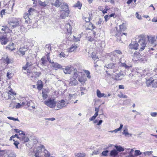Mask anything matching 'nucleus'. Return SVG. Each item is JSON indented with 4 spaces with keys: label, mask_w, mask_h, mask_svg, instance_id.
<instances>
[{
    "label": "nucleus",
    "mask_w": 157,
    "mask_h": 157,
    "mask_svg": "<svg viewBox=\"0 0 157 157\" xmlns=\"http://www.w3.org/2000/svg\"><path fill=\"white\" fill-rule=\"evenodd\" d=\"M34 11V10L32 8H30L28 11L29 14H25L24 15V18L25 19V22L27 23H29L31 22L30 21V18L31 17H29V16H31L32 14V13Z\"/></svg>",
    "instance_id": "nucleus-7"
},
{
    "label": "nucleus",
    "mask_w": 157,
    "mask_h": 157,
    "mask_svg": "<svg viewBox=\"0 0 157 157\" xmlns=\"http://www.w3.org/2000/svg\"><path fill=\"white\" fill-rule=\"evenodd\" d=\"M118 154V152L117 150L114 149L111 151L110 152V155L112 156L115 157Z\"/></svg>",
    "instance_id": "nucleus-27"
},
{
    "label": "nucleus",
    "mask_w": 157,
    "mask_h": 157,
    "mask_svg": "<svg viewBox=\"0 0 157 157\" xmlns=\"http://www.w3.org/2000/svg\"><path fill=\"white\" fill-rule=\"evenodd\" d=\"M43 149H44V147L43 145H40V146L37 147L36 151L35 152V157H39V154Z\"/></svg>",
    "instance_id": "nucleus-10"
},
{
    "label": "nucleus",
    "mask_w": 157,
    "mask_h": 157,
    "mask_svg": "<svg viewBox=\"0 0 157 157\" xmlns=\"http://www.w3.org/2000/svg\"><path fill=\"white\" fill-rule=\"evenodd\" d=\"M133 56L134 57V59H136V60L142 59V58H141L142 56L140 54V53L137 52H135L133 54Z\"/></svg>",
    "instance_id": "nucleus-13"
},
{
    "label": "nucleus",
    "mask_w": 157,
    "mask_h": 157,
    "mask_svg": "<svg viewBox=\"0 0 157 157\" xmlns=\"http://www.w3.org/2000/svg\"><path fill=\"white\" fill-rule=\"evenodd\" d=\"M33 64V63L32 62H27L26 63V65H27V66L29 68V67L31 66Z\"/></svg>",
    "instance_id": "nucleus-63"
},
{
    "label": "nucleus",
    "mask_w": 157,
    "mask_h": 157,
    "mask_svg": "<svg viewBox=\"0 0 157 157\" xmlns=\"http://www.w3.org/2000/svg\"><path fill=\"white\" fill-rule=\"evenodd\" d=\"M154 83H153V87H157V74L153 76Z\"/></svg>",
    "instance_id": "nucleus-24"
},
{
    "label": "nucleus",
    "mask_w": 157,
    "mask_h": 157,
    "mask_svg": "<svg viewBox=\"0 0 157 157\" xmlns=\"http://www.w3.org/2000/svg\"><path fill=\"white\" fill-rule=\"evenodd\" d=\"M152 152H153L152 151H145V152H144V154L145 155H151L152 153Z\"/></svg>",
    "instance_id": "nucleus-52"
},
{
    "label": "nucleus",
    "mask_w": 157,
    "mask_h": 157,
    "mask_svg": "<svg viewBox=\"0 0 157 157\" xmlns=\"http://www.w3.org/2000/svg\"><path fill=\"white\" fill-rule=\"evenodd\" d=\"M151 115L153 117H155L157 116V113L151 112L150 113Z\"/></svg>",
    "instance_id": "nucleus-59"
},
{
    "label": "nucleus",
    "mask_w": 157,
    "mask_h": 157,
    "mask_svg": "<svg viewBox=\"0 0 157 157\" xmlns=\"http://www.w3.org/2000/svg\"><path fill=\"white\" fill-rule=\"evenodd\" d=\"M104 18L106 21H107L110 17L109 15H106L105 16Z\"/></svg>",
    "instance_id": "nucleus-62"
},
{
    "label": "nucleus",
    "mask_w": 157,
    "mask_h": 157,
    "mask_svg": "<svg viewBox=\"0 0 157 157\" xmlns=\"http://www.w3.org/2000/svg\"><path fill=\"white\" fill-rule=\"evenodd\" d=\"M38 82L39 83H38L37 85V88L39 90H40L42 89L43 87L42 82L41 81H38Z\"/></svg>",
    "instance_id": "nucleus-34"
},
{
    "label": "nucleus",
    "mask_w": 157,
    "mask_h": 157,
    "mask_svg": "<svg viewBox=\"0 0 157 157\" xmlns=\"http://www.w3.org/2000/svg\"><path fill=\"white\" fill-rule=\"evenodd\" d=\"M20 140L23 143L28 142L29 140L28 137H25V136H22V138L20 137Z\"/></svg>",
    "instance_id": "nucleus-26"
},
{
    "label": "nucleus",
    "mask_w": 157,
    "mask_h": 157,
    "mask_svg": "<svg viewBox=\"0 0 157 157\" xmlns=\"http://www.w3.org/2000/svg\"><path fill=\"white\" fill-rule=\"evenodd\" d=\"M136 17L139 19L140 20L141 19V16L139 15L137 13H136Z\"/></svg>",
    "instance_id": "nucleus-60"
},
{
    "label": "nucleus",
    "mask_w": 157,
    "mask_h": 157,
    "mask_svg": "<svg viewBox=\"0 0 157 157\" xmlns=\"http://www.w3.org/2000/svg\"><path fill=\"white\" fill-rule=\"evenodd\" d=\"M91 57L92 59H93L94 61L96 60V61H98L99 60L98 56H97L96 55L93 54L92 53Z\"/></svg>",
    "instance_id": "nucleus-41"
},
{
    "label": "nucleus",
    "mask_w": 157,
    "mask_h": 157,
    "mask_svg": "<svg viewBox=\"0 0 157 157\" xmlns=\"http://www.w3.org/2000/svg\"><path fill=\"white\" fill-rule=\"evenodd\" d=\"M120 58V61L121 63V65L123 67H125L126 68H127L129 67L125 63V60L123 58V56Z\"/></svg>",
    "instance_id": "nucleus-15"
},
{
    "label": "nucleus",
    "mask_w": 157,
    "mask_h": 157,
    "mask_svg": "<svg viewBox=\"0 0 157 157\" xmlns=\"http://www.w3.org/2000/svg\"><path fill=\"white\" fill-rule=\"evenodd\" d=\"M13 75V74L12 73L7 72L6 75L7 78L10 79L12 78Z\"/></svg>",
    "instance_id": "nucleus-42"
},
{
    "label": "nucleus",
    "mask_w": 157,
    "mask_h": 157,
    "mask_svg": "<svg viewBox=\"0 0 157 157\" xmlns=\"http://www.w3.org/2000/svg\"><path fill=\"white\" fill-rule=\"evenodd\" d=\"M44 104L48 107L52 108L54 107L56 105V101L53 98H50L44 102Z\"/></svg>",
    "instance_id": "nucleus-6"
},
{
    "label": "nucleus",
    "mask_w": 157,
    "mask_h": 157,
    "mask_svg": "<svg viewBox=\"0 0 157 157\" xmlns=\"http://www.w3.org/2000/svg\"><path fill=\"white\" fill-rule=\"evenodd\" d=\"M13 141H14L13 143V144L17 148H18V145L19 144V142L17 141H15V140L14 139L13 140Z\"/></svg>",
    "instance_id": "nucleus-53"
},
{
    "label": "nucleus",
    "mask_w": 157,
    "mask_h": 157,
    "mask_svg": "<svg viewBox=\"0 0 157 157\" xmlns=\"http://www.w3.org/2000/svg\"><path fill=\"white\" fill-rule=\"evenodd\" d=\"M78 83V81L75 78L71 79L69 82V84L71 86L76 85Z\"/></svg>",
    "instance_id": "nucleus-19"
},
{
    "label": "nucleus",
    "mask_w": 157,
    "mask_h": 157,
    "mask_svg": "<svg viewBox=\"0 0 157 157\" xmlns=\"http://www.w3.org/2000/svg\"><path fill=\"white\" fill-rule=\"evenodd\" d=\"M69 13V12L62 11V13L60 15V17L62 19H64L66 17L68 16Z\"/></svg>",
    "instance_id": "nucleus-18"
},
{
    "label": "nucleus",
    "mask_w": 157,
    "mask_h": 157,
    "mask_svg": "<svg viewBox=\"0 0 157 157\" xmlns=\"http://www.w3.org/2000/svg\"><path fill=\"white\" fill-rule=\"evenodd\" d=\"M74 6L75 7L78 8L79 9H80L82 6V4L80 3L79 1H78L77 3Z\"/></svg>",
    "instance_id": "nucleus-39"
},
{
    "label": "nucleus",
    "mask_w": 157,
    "mask_h": 157,
    "mask_svg": "<svg viewBox=\"0 0 157 157\" xmlns=\"http://www.w3.org/2000/svg\"><path fill=\"white\" fill-rule=\"evenodd\" d=\"M78 80L82 84H83L85 82V80L84 78L82 76L80 77H78Z\"/></svg>",
    "instance_id": "nucleus-38"
},
{
    "label": "nucleus",
    "mask_w": 157,
    "mask_h": 157,
    "mask_svg": "<svg viewBox=\"0 0 157 157\" xmlns=\"http://www.w3.org/2000/svg\"><path fill=\"white\" fill-rule=\"evenodd\" d=\"M118 96L120 98H127L128 97L127 95H124L122 93L118 94Z\"/></svg>",
    "instance_id": "nucleus-51"
},
{
    "label": "nucleus",
    "mask_w": 157,
    "mask_h": 157,
    "mask_svg": "<svg viewBox=\"0 0 157 157\" xmlns=\"http://www.w3.org/2000/svg\"><path fill=\"white\" fill-rule=\"evenodd\" d=\"M102 19H99V20L97 21L96 22V24L97 25H99L101 24L102 22Z\"/></svg>",
    "instance_id": "nucleus-57"
},
{
    "label": "nucleus",
    "mask_w": 157,
    "mask_h": 157,
    "mask_svg": "<svg viewBox=\"0 0 157 157\" xmlns=\"http://www.w3.org/2000/svg\"><path fill=\"white\" fill-rule=\"evenodd\" d=\"M14 44L13 43H11L6 47V48L11 51L14 50L15 48L13 47Z\"/></svg>",
    "instance_id": "nucleus-28"
},
{
    "label": "nucleus",
    "mask_w": 157,
    "mask_h": 157,
    "mask_svg": "<svg viewBox=\"0 0 157 157\" xmlns=\"http://www.w3.org/2000/svg\"><path fill=\"white\" fill-rule=\"evenodd\" d=\"M4 62L7 64L11 63L12 60H10L7 56H6V58H4Z\"/></svg>",
    "instance_id": "nucleus-36"
},
{
    "label": "nucleus",
    "mask_w": 157,
    "mask_h": 157,
    "mask_svg": "<svg viewBox=\"0 0 157 157\" xmlns=\"http://www.w3.org/2000/svg\"><path fill=\"white\" fill-rule=\"evenodd\" d=\"M66 28L67 29V32L68 33L71 34V28L70 24H67L66 25Z\"/></svg>",
    "instance_id": "nucleus-30"
},
{
    "label": "nucleus",
    "mask_w": 157,
    "mask_h": 157,
    "mask_svg": "<svg viewBox=\"0 0 157 157\" xmlns=\"http://www.w3.org/2000/svg\"><path fill=\"white\" fill-rule=\"evenodd\" d=\"M61 11H65L69 12L68 6L66 3H63V5L61 6Z\"/></svg>",
    "instance_id": "nucleus-17"
},
{
    "label": "nucleus",
    "mask_w": 157,
    "mask_h": 157,
    "mask_svg": "<svg viewBox=\"0 0 157 157\" xmlns=\"http://www.w3.org/2000/svg\"><path fill=\"white\" fill-rule=\"evenodd\" d=\"M67 56L63 52H61V53L59 54V57L60 58H64L66 57Z\"/></svg>",
    "instance_id": "nucleus-50"
},
{
    "label": "nucleus",
    "mask_w": 157,
    "mask_h": 157,
    "mask_svg": "<svg viewBox=\"0 0 157 157\" xmlns=\"http://www.w3.org/2000/svg\"><path fill=\"white\" fill-rule=\"evenodd\" d=\"M137 40H138V42L139 51H142L147 46V41L146 38L144 36H139Z\"/></svg>",
    "instance_id": "nucleus-3"
},
{
    "label": "nucleus",
    "mask_w": 157,
    "mask_h": 157,
    "mask_svg": "<svg viewBox=\"0 0 157 157\" xmlns=\"http://www.w3.org/2000/svg\"><path fill=\"white\" fill-rule=\"evenodd\" d=\"M120 31H118L117 30V28L115 27L113 30L111 31V34L112 36H115L117 39V40H118L119 41L121 40V38L120 36H122L121 33L126 35L127 33H123V32L125 31L126 29V25L125 24L123 23L122 25H120Z\"/></svg>",
    "instance_id": "nucleus-2"
},
{
    "label": "nucleus",
    "mask_w": 157,
    "mask_h": 157,
    "mask_svg": "<svg viewBox=\"0 0 157 157\" xmlns=\"http://www.w3.org/2000/svg\"><path fill=\"white\" fill-rule=\"evenodd\" d=\"M29 68L26 64L23 67V68L24 70H28Z\"/></svg>",
    "instance_id": "nucleus-64"
},
{
    "label": "nucleus",
    "mask_w": 157,
    "mask_h": 157,
    "mask_svg": "<svg viewBox=\"0 0 157 157\" xmlns=\"http://www.w3.org/2000/svg\"><path fill=\"white\" fill-rule=\"evenodd\" d=\"M41 64L45 66L47 64V60L46 59L45 57H43L41 59Z\"/></svg>",
    "instance_id": "nucleus-32"
},
{
    "label": "nucleus",
    "mask_w": 157,
    "mask_h": 157,
    "mask_svg": "<svg viewBox=\"0 0 157 157\" xmlns=\"http://www.w3.org/2000/svg\"><path fill=\"white\" fill-rule=\"evenodd\" d=\"M138 42H132L129 45V48L131 49L136 50L139 48Z\"/></svg>",
    "instance_id": "nucleus-11"
},
{
    "label": "nucleus",
    "mask_w": 157,
    "mask_h": 157,
    "mask_svg": "<svg viewBox=\"0 0 157 157\" xmlns=\"http://www.w3.org/2000/svg\"><path fill=\"white\" fill-rule=\"evenodd\" d=\"M62 2V0H55L54 1H52V4L56 7H59Z\"/></svg>",
    "instance_id": "nucleus-12"
},
{
    "label": "nucleus",
    "mask_w": 157,
    "mask_h": 157,
    "mask_svg": "<svg viewBox=\"0 0 157 157\" xmlns=\"http://www.w3.org/2000/svg\"><path fill=\"white\" fill-rule=\"evenodd\" d=\"M89 29H94V25L91 23L89 24Z\"/></svg>",
    "instance_id": "nucleus-54"
},
{
    "label": "nucleus",
    "mask_w": 157,
    "mask_h": 157,
    "mask_svg": "<svg viewBox=\"0 0 157 157\" xmlns=\"http://www.w3.org/2000/svg\"><path fill=\"white\" fill-rule=\"evenodd\" d=\"M142 153L140 151V150H136L135 151V155L136 156L140 155H141Z\"/></svg>",
    "instance_id": "nucleus-43"
},
{
    "label": "nucleus",
    "mask_w": 157,
    "mask_h": 157,
    "mask_svg": "<svg viewBox=\"0 0 157 157\" xmlns=\"http://www.w3.org/2000/svg\"><path fill=\"white\" fill-rule=\"evenodd\" d=\"M42 97L44 99H45L47 98L48 96L47 94V92L45 90H43L42 92Z\"/></svg>",
    "instance_id": "nucleus-35"
},
{
    "label": "nucleus",
    "mask_w": 157,
    "mask_h": 157,
    "mask_svg": "<svg viewBox=\"0 0 157 157\" xmlns=\"http://www.w3.org/2000/svg\"><path fill=\"white\" fill-rule=\"evenodd\" d=\"M115 147L116 148L117 151L119 152L123 151H124V149L121 146H115Z\"/></svg>",
    "instance_id": "nucleus-29"
},
{
    "label": "nucleus",
    "mask_w": 157,
    "mask_h": 157,
    "mask_svg": "<svg viewBox=\"0 0 157 157\" xmlns=\"http://www.w3.org/2000/svg\"><path fill=\"white\" fill-rule=\"evenodd\" d=\"M154 78H151L147 80L146 84L148 86L150 85L152 83H154Z\"/></svg>",
    "instance_id": "nucleus-25"
},
{
    "label": "nucleus",
    "mask_w": 157,
    "mask_h": 157,
    "mask_svg": "<svg viewBox=\"0 0 157 157\" xmlns=\"http://www.w3.org/2000/svg\"><path fill=\"white\" fill-rule=\"evenodd\" d=\"M8 41V39L6 35L0 36V42L2 44H6Z\"/></svg>",
    "instance_id": "nucleus-9"
},
{
    "label": "nucleus",
    "mask_w": 157,
    "mask_h": 157,
    "mask_svg": "<svg viewBox=\"0 0 157 157\" xmlns=\"http://www.w3.org/2000/svg\"><path fill=\"white\" fill-rule=\"evenodd\" d=\"M56 104L57 107L58 108L56 109L57 110L61 109L66 106L65 102L63 100L59 101Z\"/></svg>",
    "instance_id": "nucleus-8"
},
{
    "label": "nucleus",
    "mask_w": 157,
    "mask_h": 157,
    "mask_svg": "<svg viewBox=\"0 0 157 157\" xmlns=\"http://www.w3.org/2000/svg\"><path fill=\"white\" fill-rule=\"evenodd\" d=\"M109 151L108 150H106L103 151L102 153V155L103 156H106L107 155V153Z\"/></svg>",
    "instance_id": "nucleus-55"
},
{
    "label": "nucleus",
    "mask_w": 157,
    "mask_h": 157,
    "mask_svg": "<svg viewBox=\"0 0 157 157\" xmlns=\"http://www.w3.org/2000/svg\"><path fill=\"white\" fill-rule=\"evenodd\" d=\"M21 20L20 18H15L9 22V26L11 29H14L19 26L20 24V22Z\"/></svg>",
    "instance_id": "nucleus-4"
},
{
    "label": "nucleus",
    "mask_w": 157,
    "mask_h": 157,
    "mask_svg": "<svg viewBox=\"0 0 157 157\" xmlns=\"http://www.w3.org/2000/svg\"><path fill=\"white\" fill-rule=\"evenodd\" d=\"M77 70L76 69H75V72L74 74L73 78H76L78 77V74L79 73V72H76Z\"/></svg>",
    "instance_id": "nucleus-45"
},
{
    "label": "nucleus",
    "mask_w": 157,
    "mask_h": 157,
    "mask_svg": "<svg viewBox=\"0 0 157 157\" xmlns=\"http://www.w3.org/2000/svg\"><path fill=\"white\" fill-rule=\"evenodd\" d=\"M47 58L48 61H49V62L51 63V64L52 63V62H53V61H52V60H51L50 57L49 56L48 54H47Z\"/></svg>",
    "instance_id": "nucleus-56"
},
{
    "label": "nucleus",
    "mask_w": 157,
    "mask_h": 157,
    "mask_svg": "<svg viewBox=\"0 0 157 157\" xmlns=\"http://www.w3.org/2000/svg\"><path fill=\"white\" fill-rule=\"evenodd\" d=\"M123 56L121 52L119 50H116L115 51V52H114L113 54H111L110 57L111 60L114 62L116 60V58L117 57L118 58H119L121 57H122Z\"/></svg>",
    "instance_id": "nucleus-5"
},
{
    "label": "nucleus",
    "mask_w": 157,
    "mask_h": 157,
    "mask_svg": "<svg viewBox=\"0 0 157 157\" xmlns=\"http://www.w3.org/2000/svg\"><path fill=\"white\" fill-rule=\"evenodd\" d=\"M118 67L117 64L114 63H110L105 65L104 69L108 75L112 76L116 80L121 79L120 77L122 75L121 71L118 70Z\"/></svg>",
    "instance_id": "nucleus-1"
},
{
    "label": "nucleus",
    "mask_w": 157,
    "mask_h": 157,
    "mask_svg": "<svg viewBox=\"0 0 157 157\" xmlns=\"http://www.w3.org/2000/svg\"><path fill=\"white\" fill-rule=\"evenodd\" d=\"M63 71L65 74H70L71 69V67L69 66L66 67L65 68H62Z\"/></svg>",
    "instance_id": "nucleus-16"
},
{
    "label": "nucleus",
    "mask_w": 157,
    "mask_h": 157,
    "mask_svg": "<svg viewBox=\"0 0 157 157\" xmlns=\"http://www.w3.org/2000/svg\"><path fill=\"white\" fill-rule=\"evenodd\" d=\"M147 38L149 42H150L151 44L153 43L156 40L155 38V36H147Z\"/></svg>",
    "instance_id": "nucleus-20"
},
{
    "label": "nucleus",
    "mask_w": 157,
    "mask_h": 157,
    "mask_svg": "<svg viewBox=\"0 0 157 157\" xmlns=\"http://www.w3.org/2000/svg\"><path fill=\"white\" fill-rule=\"evenodd\" d=\"M22 106V105L18 103H17V105L16 106V109H18L21 108Z\"/></svg>",
    "instance_id": "nucleus-61"
},
{
    "label": "nucleus",
    "mask_w": 157,
    "mask_h": 157,
    "mask_svg": "<svg viewBox=\"0 0 157 157\" xmlns=\"http://www.w3.org/2000/svg\"><path fill=\"white\" fill-rule=\"evenodd\" d=\"M26 51V49L24 48H20L18 52L20 53H18V54L19 55H21L22 56H23L25 55Z\"/></svg>",
    "instance_id": "nucleus-22"
},
{
    "label": "nucleus",
    "mask_w": 157,
    "mask_h": 157,
    "mask_svg": "<svg viewBox=\"0 0 157 157\" xmlns=\"http://www.w3.org/2000/svg\"><path fill=\"white\" fill-rule=\"evenodd\" d=\"M127 131L128 129H124L123 132V134L125 136H127L128 135H129L130 136H132V134L128 133Z\"/></svg>",
    "instance_id": "nucleus-37"
},
{
    "label": "nucleus",
    "mask_w": 157,
    "mask_h": 157,
    "mask_svg": "<svg viewBox=\"0 0 157 157\" xmlns=\"http://www.w3.org/2000/svg\"><path fill=\"white\" fill-rule=\"evenodd\" d=\"M7 118L10 120H13L14 121H17L18 122L20 121L18 118H14L13 117H8Z\"/></svg>",
    "instance_id": "nucleus-46"
},
{
    "label": "nucleus",
    "mask_w": 157,
    "mask_h": 157,
    "mask_svg": "<svg viewBox=\"0 0 157 157\" xmlns=\"http://www.w3.org/2000/svg\"><path fill=\"white\" fill-rule=\"evenodd\" d=\"M86 74V76L89 79H90V78H91V76H90V71L88 70H85V71Z\"/></svg>",
    "instance_id": "nucleus-44"
},
{
    "label": "nucleus",
    "mask_w": 157,
    "mask_h": 157,
    "mask_svg": "<svg viewBox=\"0 0 157 157\" xmlns=\"http://www.w3.org/2000/svg\"><path fill=\"white\" fill-rule=\"evenodd\" d=\"M123 126V125L122 124H120V127L116 129V131H117V132L120 131L122 128Z\"/></svg>",
    "instance_id": "nucleus-58"
},
{
    "label": "nucleus",
    "mask_w": 157,
    "mask_h": 157,
    "mask_svg": "<svg viewBox=\"0 0 157 157\" xmlns=\"http://www.w3.org/2000/svg\"><path fill=\"white\" fill-rule=\"evenodd\" d=\"M15 137H16L17 138L20 139V137L18 136V135L17 134H15V135H13L10 137V140L11 141L12 140V138H15Z\"/></svg>",
    "instance_id": "nucleus-47"
},
{
    "label": "nucleus",
    "mask_w": 157,
    "mask_h": 157,
    "mask_svg": "<svg viewBox=\"0 0 157 157\" xmlns=\"http://www.w3.org/2000/svg\"><path fill=\"white\" fill-rule=\"evenodd\" d=\"M38 3L40 6L43 7H45L47 5L48 2L47 1L43 2L40 1H39Z\"/></svg>",
    "instance_id": "nucleus-33"
},
{
    "label": "nucleus",
    "mask_w": 157,
    "mask_h": 157,
    "mask_svg": "<svg viewBox=\"0 0 157 157\" xmlns=\"http://www.w3.org/2000/svg\"><path fill=\"white\" fill-rule=\"evenodd\" d=\"M89 14V17L88 18H86L85 19V21L86 22H89L90 19H92V17H91V16L92 15V13H91L90 14V13Z\"/></svg>",
    "instance_id": "nucleus-49"
},
{
    "label": "nucleus",
    "mask_w": 157,
    "mask_h": 157,
    "mask_svg": "<svg viewBox=\"0 0 157 157\" xmlns=\"http://www.w3.org/2000/svg\"><path fill=\"white\" fill-rule=\"evenodd\" d=\"M77 48V46L76 44H72L71 47L69 48V51L70 52H73Z\"/></svg>",
    "instance_id": "nucleus-31"
},
{
    "label": "nucleus",
    "mask_w": 157,
    "mask_h": 157,
    "mask_svg": "<svg viewBox=\"0 0 157 157\" xmlns=\"http://www.w3.org/2000/svg\"><path fill=\"white\" fill-rule=\"evenodd\" d=\"M86 39L89 41L92 42L93 41H96V39L93 38L91 36H89L86 37Z\"/></svg>",
    "instance_id": "nucleus-48"
},
{
    "label": "nucleus",
    "mask_w": 157,
    "mask_h": 157,
    "mask_svg": "<svg viewBox=\"0 0 157 157\" xmlns=\"http://www.w3.org/2000/svg\"><path fill=\"white\" fill-rule=\"evenodd\" d=\"M1 30L2 31L4 32L5 34L7 33H10V32L11 31L9 27L6 26H2Z\"/></svg>",
    "instance_id": "nucleus-14"
},
{
    "label": "nucleus",
    "mask_w": 157,
    "mask_h": 157,
    "mask_svg": "<svg viewBox=\"0 0 157 157\" xmlns=\"http://www.w3.org/2000/svg\"><path fill=\"white\" fill-rule=\"evenodd\" d=\"M41 74V73L40 72H34L33 73V75H34L36 78L39 77Z\"/></svg>",
    "instance_id": "nucleus-40"
},
{
    "label": "nucleus",
    "mask_w": 157,
    "mask_h": 157,
    "mask_svg": "<svg viewBox=\"0 0 157 157\" xmlns=\"http://www.w3.org/2000/svg\"><path fill=\"white\" fill-rule=\"evenodd\" d=\"M97 94L98 97V98H101L102 97H107L106 95L104 93H101L100 91L99 90H97Z\"/></svg>",
    "instance_id": "nucleus-23"
},
{
    "label": "nucleus",
    "mask_w": 157,
    "mask_h": 157,
    "mask_svg": "<svg viewBox=\"0 0 157 157\" xmlns=\"http://www.w3.org/2000/svg\"><path fill=\"white\" fill-rule=\"evenodd\" d=\"M52 66L55 68L60 69L62 68V66L57 63H54V62H52Z\"/></svg>",
    "instance_id": "nucleus-21"
}]
</instances>
